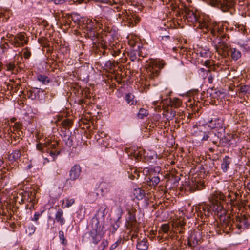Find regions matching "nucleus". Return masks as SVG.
<instances>
[{"label": "nucleus", "mask_w": 250, "mask_h": 250, "mask_svg": "<svg viewBox=\"0 0 250 250\" xmlns=\"http://www.w3.org/2000/svg\"><path fill=\"white\" fill-rule=\"evenodd\" d=\"M208 53V51L207 49H202L199 52L200 56L202 57H207Z\"/></svg>", "instance_id": "42"}, {"label": "nucleus", "mask_w": 250, "mask_h": 250, "mask_svg": "<svg viewBox=\"0 0 250 250\" xmlns=\"http://www.w3.org/2000/svg\"><path fill=\"white\" fill-rule=\"evenodd\" d=\"M106 209V208H104L103 207H101L99 210L98 211V212H101L102 213V216L103 217H104L105 216L104 212L105 211Z\"/></svg>", "instance_id": "49"}, {"label": "nucleus", "mask_w": 250, "mask_h": 250, "mask_svg": "<svg viewBox=\"0 0 250 250\" xmlns=\"http://www.w3.org/2000/svg\"><path fill=\"white\" fill-rule=\"evenodd\" d=\"M108 242L107 240L103 239L100 245L98 246L99 250H104L105 248L107 247Z\"/></svg>", "instance_id": "37"}, {"label": "nucleus", "mask_w": 250, "mask_h": 250, "mask_svg": "<svg viewBox=\"0 0 250 250\" xmlns=\"http://www.w3.org/2000/svg\"><path fill=\"white\" fill-rule=\"evenodd\" d=\"M16 120V119L14 117H13L10 119V121L12 123L15 122Z\"/></svg>", "instance_id": "62"}, {"label": "nucleus", "mask_w": 250, "mask_h": 250, "mask_svg": "<svg viewBox=\"0 0 250 250\" xmlns=\"http://www.w3.org/2000/svg\"><path fill=\"white\" fill-rule=\"evenodd\" d=\"M224 198L225 196L223 194L216 192L211 195L210 200L212 204H215V202L222 203L224 200Z\"/></svg>", "instance_id": "12"}, {"label": "nucleus", "mask_w": 250, "mask_h": 250, "mask_svg": "<svg viewBox=\"0 0 250 250\" xmlns=\"http://www.w3.org/2000/svg\"><path fill=\"white\" fill-rule=\"evenodd\" d=\"M201 126H198L196 125L193 126L191 129V133L195 136H202L203 132L201 130Z\"/></svg>", "instance_id": "23"}, {"label": "nucleus", "mask_w": 250, "mask_h": 250, "mask_svg": "<svg viewBox=\"0 0 250 250\" xmlns=\"http://www.w3.org/2000/svg\"><path fill=\"white\" fill-rule=\"evenodd\" d=\"M231 163V159L228 156H225L223 159L221 164V169L223 172H226L228 171L229 167V165Z\"/></svg>", "instance_id": "19"}, {"label": "nucleus", "mask_w": 250, "mask_h": 250, "mask_svg": "<svg viewBox=\"0 0 250 250\" xmlns=\"http://www.w3.org/2000/svg\"><path fill=\"white\" fill-rule=\"evenodd\" d=\"M201 235L199 231L191 232L188 239V244L189 247H194L201 242Z\"/></svg>", "instance_id": "7"}, {"label": "nucleus", "mask_w": 250, "mask_h": 250, "mask_svg": "<svg viewBox=\"0 0 250 250\" xmlns=\"http://www.w3.org/2000/svg\"><path fill=\"white\" fill-rule=\"evenodd\" d=\"M89 0H73L74 3H78V4H82L83 3H87Z\"/></svg>", "instance_id": "51"}, {"label": "nucleus", "mask_w": 250, "mask_h": 250, "mask_svg": "<svg viewBox=\"0 0 250 250\" xmlns=\"http://www.w3.org/2000/svg\"><path fill=\"white\" fill-rule=\"evenodd\" d=\"M246 188L250 191V182H248L246 186Z\"/></svg>", "instance_id": "59"}, {"label": "nucleus", "mask_w": 250, "mask_h": 250, "mask_svg": "<svg viewBox=\"0 0 250 250\" xmlns=\"http://www.w3.org/2000/svg\"><path fill=\"white\" fill-rule=\"evenodd\" d=\"M208 79V83H212L214 79V76H213L212 74H210Z\"/></svg>", "instance_id": "52"}, {"label": "nucleus", "mask_w": 250, "mask_h": 250, "mask_svg": "<svg viewBox=\"0 0 250 250\" xmlns=\"http://www.w3.org/2000/svg\"><path fill=\"white\" fill-rule=\"evenodd\" d=\"M83 21L84 22V28H86V30L88 31L92 32L93 30H94L95 27V24L94 21H93L90 19H87L85 21Z\"/></svg>", "instance_id": "21"}, {"label": "nucleus", "mask_w": 250, "mask_h": 250, "mask_svg": "<svg viewBox=\"0 0 250 250\" xmlns=\"http://www.w3.org/2000/svg\"><path fill=\"white\" fill-rule=\"evenodd\" d=\"M151 182L154 186H156L160 182V178L158 176H153L151 179Z\"/></svg>", "instance_id": "41"}, {"label": "nucleus", "mask_w": 250, "mask_h": 250, "mask_svg": "<svg viewBox=\"0 0 250 250\" xmlns=\"http://www.w3.org/2000/svg\"><path fill=\"white\" fill-rule=\"evenodd\" d=\"M227 28L223 25H218L215 26L211 31L214 36L219 37L220 41L217 44L214 45V48L218 54L224 56L230 54L231 57L233 60L236 61L241 56V53L240 50L236 48L229 47V45L226 42V31Z\"/></svg>", "instance_id": "1"}, {"label": "nucleus", "mask_w": 250, "mask_h": 250, "mask_svg": "<svg viewBox=\"0 0 250 250\" xmlns=\"http://www.w3.org/2000/svg\"><path fill=\"white\" fill-rule=\"evenodd\" d=\"M59 237L60 240L61 241V243L63 245H65L66 244V240L65 238L64 232L63 231L60 230L59 231Z\"/></svg>", "instance_id": "39"}, {"label": "nucleus", "mask_w": 250, "mask_h": 250, "mask_svg": "<svg viewBox=\"0 0 250 250\" xmlns=\"http://www.w3.org/2000/svg\"><path fill=\"white\" fill-rule=\"evenodd\" d=\"M16 37H17L18 39L20 41V42H23V44H26L27 42L25 40V35L24 34H18L16 35Z\"/></svg>", "instance_id": "40"}, {"label": "nucleus", "mask_w": 250, "mask_h": 250, "mask_svg": "<svg viewBox=\"0 0 250 250\" xmlns=\"http://www.w3.org/2000/svg\"><path fill=\"white\" fill-rule=\"evenodd\" d=\"M249 88V87L248 85H243L240 87L239 90L240 92L245 94L247 92Z\"/></svg>", "instance_id": "44"}, {"label": "nucleus", "mask_w": 250, "mask_h": 250, "mask_svg": "<svg viewBox=\"0 0 250 250\" xmlns=\"http://www.w3.org/2000/svg\"><path fill=\"white\" fill-rule=\"evenodd\" d=\"M120 51L119 50H118L117 51H114L112 52V55L114 56H118L119 55V54L120 53Z\"/></svg>", "instance_id": "54"}, {"label": "nucleus", "mask_w": 250, "mask_h": 250, "mask_svg": "<svg viewBox=\"0 0 250 250\" xmlns=\"http://www.w3.org/2000/svg\"><path fill=\"white\" fill-rule=\"evenodd\" d=\"M148 115V112L146 109L144 108H140L138 114L137 116L140 119H143Z\"/></svg>", "instance_id": "30"}, {"label": "nucleus", "mask_w": 250, "mask_h": 250, "mask_svg": "<svg viewBox=\"0 0 250 250\" xmlns=\"http://www.w3.org/2000/svg\"><path fill=\"white\" fill-rule=\"evenodd\" d=\"M11 43L16 47H18L23 45V42H20L16 36H15L13 39H11Z\"/></svg>", "instance_id": "36"}, {"label": "nucleus", "mask_w": 250, "mask_h": 250, "mask_svg": "<svg viewBox=\"0 0 250 250\" xmlns=\"http://www.w3.org/2000/svg\"><path fill=\"white\" fill-rule=\"evenodd\" d=\"M7 131V132L4 133V137H8V141L10 139L11 140V143H13V141L19 142L20 137L21 135H18L16 132H13L11 127L8 128Z\"/></svg>", "instance_id": "9"}, {"label": "nucleus", "mask_w": 250, "mask_h": 250, "mask_svg": "<svg viewBox=\"0 0 250 250\" xmlns=\"http://www.w3.org/2000/svg\"><path fill=\"white\" fill-rule=\"evenodd\" d=\"M42 211L36 212L34 216V220L35 221H37L39 217L41 216Z\"/></svg>", "instance_id": "45"}, {"label": "nucleus", "mask_w": 250, "mask_h": 250, "mask_svg": "<svg viewBox=\"0 0 250 250\" xmlns=\"http://www.w3.org/2000/svg\"><path fill=\"white\" fill-rule=\"evenodd\" d=\"M164 63L156 60L150 61L146 65L145 73L146 78L147 79H153L157 77L159 75V70L164 67Z\"/></svg>", "instance_id": "4"}, {"label": "nucleus", "mask_w": 250, "mask_h": 250, "mask_svg": "<svg viewBox=\"0 0 250 250\" xmlns=\"http://www.w3.org/2000/svg\"><path fill=\"white\" fill-rule=\"evenodd\" d=\"M137 237V235L136 234H133L132 235L131 237V240L132 241H133V239L136 238Z\"/></svg>", "instance_id": "60"}, {"label": "nucleus", "mask_w": 250, "mask_h": 250, "mask_svg": "<svg viewBox=\"0 0 250 250\" xmlns=\"http://www.w3.org/2000/svg\"><path fill=\"white\" fill-rule=\"evenodd\" d=\"M91 224L92 229L90 231L89 235L91 237L92 243L96 245L100 241L104 234V231L103 230L104 226L100 225L99 221L96 216L92 218Z\"/></svg>", "instance_id": "3"}, {"label": "nucleus", "mask_w": 250, "mask_h": 250, "mask_svg": "<svg viewBox=\"0 0 250 250\" xmlns=\"http://www.w3.org/2000/svg\"><path fill=\"white\" fill-rule=\"evenodd\" d=\"M149 246V243L146 238H144L138 241L136 248L138 250H147Z\"/></svg>", "instance_id": "15"}, {"label": "nucleus", "mask_w": 250, "mask_h": 250, "mask_svg": "<svg viewBox=\"0 0 250 250\" xmlns=\"http://www.w3.org/2000/svg\"><path fill=\"white\" fill-rule=\"evenodd\" d=\"M65 141L66 144L67 146H71L72 145V140L70 138L69 136L67 137V139H65Z\"/></svg>", "instance_id": "48"}, {"label": "nucleus", "mask_w": 250, "mask_h": 250, "mask_svg": "<svg viewBox=\"0 0 250 250\" xmlns=\"http://www.w3.org/2000/svg\"><path fill=\"white\" fill-rule=\"evenodd\" d=\"M70 122L67 120H64L63 122V124L64 126H68L69 125Z\"/></svg>", "instance_id": "53"}, {"label": "nucleus", "mask_w": 250, "mask_h": 250, "mask_svg": "<svg viewBox=\"0 0 250 250\" xmlns=\"http://www.w3.org/2000/svg\"><path fill=\"white\" fill-rule=\"evenodd\" d=\"M184 9L185 15L184 17H185L188 22H191L192 23H196L197 22L200 23L198 15L196 13V12L190 10L187 7H185Z\"/></svg>", "instance_id": "6"}, {"label": "nucleus", "mask_w": 250, "mask_h": 250, "mask_svg": "<svg viewBox=\"0 0 250 250\" xmlns=\"http://www.w3.org/2000/svg\"><path fill=\"white\" fill-rule=\"evenodd\" d=\"M38 42L39 43L42 44L43 39H38Z\"/></svg>", "instance_id": "63"}, {"label": "nucleus", "mask_w": 250, "mask_h": 250, "mask_svg": "<svg viewBox=\"0 0 250 250\" xmlns=\"http://www.w3.org/2000/svg\"><path fill=\"white\" fill-rule=\"evenodd\" d=\"M123 243H124V240H123V239L121 237H119L115 243H114L113 244H112L110 246L109 250H114L118 246L123 244Z\"/></svg>", "instance_id": "29"}, {"label": "nucleus", "mask_w": 250, "mask_h": 250, "mask_svg": "<svg viewBox=\"0 0 250 250\" xmlns=\"http://www.w3.org/2000/svg\"><path fill=\"white\" fill-rule=\"evenodd\" d=\"M133 194L138 200L142 199L145 195V191L140 188L134 189Z\"/></svg>", "instance_id": "22"}, {"label": "nucleus", "mask_w": 250, "mask_h": 250, "mask_svg": "<svg viewBox=\"0 0 250 250\" xmlns=\"http://www.w3.org/2000/svg\"><path fill=\"white\" fill-rule=\"evenodd\" d=\"M170 114H171V117L173 118L176 115V112L174 111H171Z\"/></svg>", "instance_id": "57"}, {"label": "nucleus", "mask_w": 250, "mask_h": 250, "mask_svg": "<svg viewBox=\"0 0 250 250\" xmlns=\"http://www.w3.org/2000/svg\"><path fill=\"white\" fill-rule=\"evenodd\" d=\"M222 228H225L226 230H230L232 228V225L229 218L225 219L222 224Z\"/></svg>", "instance_id": "26"}, {"label": "nucleus", "mask_w": 250, "mask_h": 250, "mask_svg": "<svg viewBox=\"0 0 250 250\" xmlns=\"http://www.w3.org/2000/svg\"><path fill=\"white\" fill-rule=\"evenodd\" d=\"M208 127L212 129H223L224 127V119L219 117H214L208 122Z\"/></svg>", "instance_id": "8"}, {"label": "nucleus", "mask_w": 250, "mask_h": 250, "mask_svg": "<svg viewBox=\"0 0 250 250\" xmlns=\"http://www.w3.org/2000/svg\"><path fill=\"white\" fill-rule=\"evenodd\" d=\"M157 239H158V241H160L161 240H162L163 237L161 236H158Z\"/></svg>", "instance_id": "64"}, {"label": "nucleus", "mask_w": 250, "mask_h": 250, "mask_svg": "<svg viewBox=\"0 0 250 250\" xmlns=\"http://www.w3.org/2000/svg\"><path fill=\"white\" fill-rule=\"evenodd\" d=\"M178 236H177V234L172 231H169L168 235L167 236H166L165 237V239L168 240V239H171V240H175L177 239Z\"/></svg>", "instance_id": "38"}, {"label": "nucleus", "mask_w": 250, "mask_h": 250, "mask_svg": "<svg viewBox=\"0 0 250 250\" xmlns=\"http://www.w3.org/2000/svg\"><path fill=\"white\" fill-rule=\"evenodd\" d=\"M81 168L79 165L73 166L70 171V177L72 180L78 179L80 175Z\"/></svg>", "instance_id": "10"}, {"label": "nucleus", "mask_w": 250, "mask_h": 250, "mask_svg": "<svg viewBox=\"0 0 250 250\" xmlns=\"http://www.w3.org/2000/svg\"><path fill=\"white\" fill-rule=\"evenodd\" d=\"M30 55L31 53L29 50H26L23 52V56L24 58L28 59L30 57Z\"/></svg>", "instance_id": "46"}, {"label": "nucleus", "mask_w": 250, "mask_h": 250, "mask_svg": "<svg viewBox=\"0 0 250 250\" xmlns=\"http://www.w3.org/2000/svg\"><path fill=\"white\" fill-rule=\"evenodd\" d=\"M71 20L75 23H80L82 18L76 13H73L71 15Z\"/></svg>", "instance_id": "33"}, {"label": "nucleus", "mask_w": 250, "mask_h": 250, "mask_svg": "<svg viewBox=\"0 0 250 250\" xmlns=\"http://www.w3.org/2000/svg\"><path fill=\"white\" fill-rule=\"evenodd\" d=\"M212 5L217 6L223 12L231 9L234 6L233 0H210Z\"/></svg>", "instance_id": "5"}, {"label": "nucleus", "mask_w": 250, "mask_h": 250, "mask_svg": "<svg viewBox=\"0 0 250 250\" xmlns=\"http://www.w3.org/2000/svg\"><path fill=\"white\" fill-rule=\"evenodd\" d=\"M181 1L180 0H172L171 2V6L173 10H176L177 9H180Z\"/></svg>", "instance_id": "28"}, {"label": "nucleus", "mask_w": 250, "mask_h": 250, "mask_svg": "<svg viewBox=\"0 0 250 250\" xmlns=\"http://www.w3.org/2000/svg\"><path fill=\"white\" fill-rule=\"evenodd\" d=\"M21 124L19 122H16L13 127V132H16L19 135L22 134V132L21 131Z\"/></svg>", "instance_id": "27"}, {"label": "nucleus", "mask_w": 250, "mask_h": 250, "mask_svg": "<svg viewBox=\"0 0 250 250\" xmlns=\"http://www.w3.org/2000/svg\"><path fill=\"white\" fill-rule=\"evenodd\" d=\"M32 208L33 207V206L34 205V204H35L36 203H37V201L36 200H35V199H34L33 197H32Z\"/></svg>", "instance_id": "58"}, {"label": "nucleus", "mask_w": 250, "mask_h": 250, "mask_svg": "<svg viewBox=\"0 0 250 250\" xmlns=\"http://www.w3.org/2000/svg\"><path fill=\"white\" fill-rule=\"evenodd\" d=\"M205 65L207 67H209L210 65V61H206L205 62Z\"/></svg>", "instance_id": "55"}, {"label": "nucleus", "mask_w": 250, "mask_h": 250, "mask_svg": "<svg viewBox=\"0 0 250 250\" xmlns=\"http://www.w3.org/2000/svg\"><path fill=\"white\" fill-rule=\"evenodd\" d=\"M127 220L130 223H133L136 221V217L135 214L132 213L131 211H128L127 213Z\"/></svg>", "instance_id": "35"}, {"label": "nucleus", "mask_w": 250, "mask_h": 250, "mask_svg": "<svg viewBox=\"0 0 250 250\" xmlns=\"http://www.w3.org/2000/svg\"><path fill=\"white\" fill-rule=\"evenodd\" d=\"M75 202V200L73 198H65L63 200L62 207V208H68L72 206Z\"/></svg>", "instance_id": "24"}, {"label": "nucleus", "mask_w": 250, "mask_h": 250, "mask_svg": "<svg viewBox=\"0 0 250 250\" xmlns=\"http://www.w3.org/2000/svg\"><path fill=\"white\" fill-rule=\"evenodd\" d=\"M178 115H179V117H181V119H183V112H178Z\"/></svg>", "instance_id": "61"}, {"label": "nucleus", "mask_w": 250, "mask_h": 250, "mask_svg": "<svg viewBox=\"0 0 250 250\" xmlns=\"http://www.w3.org/2000/svg\"><path fill=\"white\" fill-rule=\"evenodd\" d=\"M203 137L202 139V141H208L209 142H212L213 144L216 143V141L214 140L213 138L215 137V134L212 132H209L207 133L203 132Z\"/></svg>", "instance_id": "20"}, {"label": "nucleus", "mask_w": 250, "mask_h": 250, "mask_svg": "<svg viewBox=\"0 0 250 250\" xmlns=\"http://www.w3.org/2000/svg\"><path fill=\"white\" fill-rule=\"evenodd\" d=\"M121 218V215L118 217L116 219H111V223L110 227V231L112 233H114L120 227L121 222L120 219Z\"/></svg>", "instance_id": "13"}, {"label": "nucleus", "mask_w": 250, "mask_h": 250, "mask_svg": "<svg viewBox=\"0 0 250 250\" xmlns=\"http://www.w3.org/2000/svg\"><path fill=\"white\" fill-rule=\"evenodd\" d=\"M21 152L20 150H15L8 155V159L11 162L16 161L20 158Z\"/></svg>", "instance_id": "18"}, {"label": "nucleus", "mask_w": 250, "mask_h": 250, "mask_svg": "<svg viewBox=\"0 0 250 250\" xmlns=\"http://www.w3.org/2000/svg\"><path fill=\"white\" fill-rule=\"evenodd\" d=\"M8 47V45L7 43L2 44L1 45V48L3 51V52H5L7 50V48Z\"/></svg>", "instance_id": "50"}, {"label": "nucleus", "mask_w": 250, "mask_h": 250, "mask_svg": "<svg viewBox=\"0 0 250 250\" xmlns=\"http://www.w3.org/2000/svg\"><path fill=\"white\" fill-rule=\"evenodd\" d=\"M37 79L43 84H46L49 82L48 78L47 76L42 75H39L37 76Z\"/></svg>", "instance_id": "31"}, {"label": "nucleus", "mask_w": 250, "mask_h": 250, "mask_svg": "<svg viewBox=\"0 0 250 250\" xmlns=\"http://www.w3.org/2000/svg\"><path fill=\"white\" fill-rule=\"evenodd\" d=\"M35 136L37 140H40L42 137V134L40 131H37L35 133ZM58 146V143L56 142H46L44 143L40 142L39 141L36 144V148L39 151H43L45 148H47L46 150H48V153L52 157L53 160H55L56 157L60 154V151L53 150L56 149Z\"/></svg>", "instance_id": "2"}, {"label": "nucleus", "mask_w": 250, "mask_h": 250, "mask_svg": "<svg viewBox=\"0 0 250 250\" xmlns=\"http://www.w3.org/2000/svg\"><path fill=\"white\" fill-rule=\"evenodd\" d=\"M125 100L130 105H133L136 103V101L134 100V96L131 93H127L126 95Z\"/></svg>", "instance_id": "25"}, {"label": "nucleus", "mask_w": 250, "mask_h": 250, "mask_svg": "<svg viewBox=\"0 0 250 250\" xmlns=\"http://www.w3.org/2000/svg\"><path fill=\"white\" fill-rule=\"evenodd\" d=\"M132 17L133 19H135V23H136L139 21V20H140L139 18H138L136 16H135V17L132 16Z\"/></svg>", "instance_id": "56"}, {"label": "nucleus", "mask_w": 250, "mask_h": 250, "mask_svg": "<svg viewBox=\"0 0 250 250\" xmlns=\"http://www.w3.org/2000/svg\"><path fill=\"white\" fill-rule=\"evenodd\" d=\"M4 69L13 74H16L18 71L17 65L12 62L5 63L4 65Z\"/></svg>", "instance_id": "14"}, {"label": "nucleus", "mask_w": 250, "mask_h": 250, "mask_svg": "<svg viewBox=\"0 0 250 250\" xmlns=\"http://www.w3.org/2000/svg\"><path fill=\"white\" fill-rule=\"evenodd\" d=\"M105 65L108 68L112 69L115 67L116 64L115 63L111 61H108L106 62L105 63Z\"/></svg>", "instance_id": "43"}, {"label": "nucleus", "mask_w": 250, "mask_h": 250, "mask_svg": "<svg viewBox=\"0 0 250 250\" xmlns=\"http://www.w3.org/2000/svg\"><path fill=\"white\" fill-rule=\"evenodd\" d=\"M211 208L212 210L216 212L218 216H222L226 213V210L224 208L222 203L215 202V204H212Z\"/></svg>", "instance_id": "11"}, {"label": "nucleus", "mask_w": 250, "mask_h": 250, "mask_svg": "<svg viewBox=\"0 0 250 250\" xmlns=\"http://www.w3.org/2000/svg\"><path fill=\"white\" fill-rule=\"evenodd\" d=\"M56 4H62L65 3L67 0H53Z\"/></svg>", "instance_id": "47"}, {"label": "nucleus", "mask_w": 250, "mask_h": 250, "mask_svg": "<svg viewBox=\"0 0 250 250\" xmlns=\"http://www.w3.org/2000/svg\"><path fill=\"white\" fill-rule=\"evenodd\" d=\"M55 220L62 226L65 224V220L63 217V211L62 209H59L56 213Z\"/></svg>", "instance_id": "16"}, {"label": "nucleus", "mask_w": 250, "mask_h": 250, "mask_svg": "<svg viewBox=\"0 0 250 250\" xmlns=\"http://www.w3.org/2000/svg\"><path fill=\"white\" fill-rule=\"evenodd\" d=\"M161 232L159 231V234H161L163 232L165 234H168L170 231V226L168 224H164L162 225L161 227Z\"/></svg>", "instance_id": "32"}, {"label": "nucleus", "mask_w": 250, "mask_h": 250, "mask_svg": "<svg viewBox=\"0 0 250 250\" xmlns=\"http://www.w3.org/2000/svg\"><path fill=\"white\" fill-rule=\"evenodd\" d=\"M171 105L175 108L179 107L181 104V101L178 98H174L170 100Z\"/></svg>", "instance_id": "34"}, {"label": "nucleus", "mask_w": 250, "mask_h": 250, "mask_svg": "<svg viewBox=\"0 0 250 250\" xmlns=\"http://www.w3.org/2000/svg\"><path fill=\"white\" fill-rule=\"evenodd\" d=\"M2 211L0 212V214L7 217V219L11 220L14 212L13 209H11V206L9 205L6 207L5 209L2 208Z\"/></svg>", "instance_id": "17"}]
</instances>
